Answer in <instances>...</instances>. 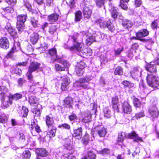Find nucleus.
<instances>
[{"mask_svg": "<svg viewBox=\"0 0 159 159\" xmlns=\"http://www.w3.org/2000/svg\"><path fill=\"white\" fill-rule=\"evenodd\" d=\"M46 123L47 126L48 127V129H49L50 127H52L53 126V125L54 123L53 118L48 116H46Z\"/></svg>", "mask_w": 159, "mask_h": 159, "instance_id": "obj_22", "label": "nucleus"}, {"mask_svg": "<svg viewBox=\"0 0 159 159\" xmlns=\"http://www.w3.org/2000/svg\"><path fill=\"white\" fill-rule=\"evenodd\" d=\"M8 91L7 89L5 86H0V95L2 98L7 96V93Z\"/></svg>", "mask_w": 159, "mask_h": 159, "instance_id": "obj_33", "label": "nucleus"}, {"mask_svg": "<svg viewBox=\"0 0 159 159\" xmlns=\"http://www.w3.org/2000/svg\"><path fill=\"white\" fill-rule=\"evenodd\" d=\"M149 34V32L146 29H143L139 30L136 34L137 39L141 41H143V39H141V38L147 36Z\"/></svg>", "mask_w": 159, "mask_h": 159, "instance_id": "obj_10", "label": "nucleus"}, {"mask_svg": "<svg viewBox=\"0 0 159 159\" xmlns=\"http://www.w3.org/2000/svg\"><path fill=\"white\" fill-rule=\"evenodd\" d=\"M129 1V0H120V6L123 9L127 10L128 7L126 3H127Z\"/></svg>", "mask_w": 159, "mask_h": 159, "instance_id": "obj_32", "label": "nucleus"}, {"mask_svg": "<svg viewBox=\"0 0 159 159\" xmlns=\"http://www.w3.org/2000/svg\"><path fill=\"white\" fill-rule=\"evenodd\" d=\"M69 119L70 121L74 120L77 119V117L74 113H72L69 116Z\"/></svg>", "mask_w": 159, "mask_h": 159, "instance_id": "obj_62", "label": "nucleus"}, {"mask_svg": "<svg viewBox=\"0 0 159 159\" xmlns=\"http://www.w3.org/2000/svg\"><path fill=\"white\" fill-rule=\"evenodd\" d=\"M2 106L3 108L5 109L8 107L9 104L12 103V101L10 96H7L2 98Z\"/></svg>", "mask_w": 159, "mask_h": 159, "instance_id": "obj_7", "label": "nucleus"}, {"mask_svg": "<svg viewBox=\"0 0 159 159\" xmlns=\"http://www.w3.org/2000/svg\"><path fill=\"white\" fill-rule=\"evenodd\" d=\"M109 6L111 8L109 9L111 13L112 17L114 19L116 18L118 14L117 8L111 4L109 5Z\"/></svg>", "mask_w": 159, "mask_h": 159, "instance_id": "obj_21", "label": "nucleus"}, {"mask_svg": "<svg viewBox=\"0 0 159 159\" xmlns=\"http://www.w3.org/2000/svg\"><path fill=\"white\" fill-rule=\"evenodd\" d=\"M45 57H49L51 58V62L53 63L58 60L57 56V51L56 48L50 49L44 54Z\"/></svg>", "mask_w": 159, "mask_h": 159, "instance_id": "obj_4", "label": "nucleus"}, {"mask_svg": "<svg viewBox=\"0 0 159 159\" xmlns=\"http://www.w3.org/2000/svg\"><path fill=\"white\" fill-rule=\"evenodd\" d=\"M82 131L83 130L81 127L75 129L74 130V134L72 136L75 137L78 136L80 137V139L82 135Z\"/></svg>", "mask_w": 159, "mask_h": 159, "instance_id": "obj_24", "label": "nucleus"}, {"mask_svg": "<svg viewBox=\"0 0 159 159\" xmlns=\"http://www.w3.org/2000/svg\"><path fill=\"white\" fill-rule=\"evenodd\" d=\"M133 103L134 106L137 107H139L141 105V102L137 98H135L134 99Z\"/></svg>", "mask_w": 159, "mask_h": 159, "instance_id": "obj_50", "label": "nucleus"}, {"mask_svg": "<svg viewBox=\"0 0 159 159\" xmlns=\"http://www.w3.org/2000/svg\"><path fill=\"white\" fill-rule=\"evenodd\" d=\"M88 156L90 159H95L96 155L95 154L91 151H88Z\"/></svg>", "mask_w": 159, "mask_h": 159, "instance_id": "obj_56", "label": "nucleus"}, {"mask_svg": "<svg viewBox=\"0 0 159 159\" xmlns=\"http://www.w3.org/2000/svg\"><path fill=\"white\" fill-rule=\"evenodd\" d=\"M118 102V99L117 97H115L112 98V103L114 107L117 108L118 106L117 104Z\"/></svg>", "mask_w": 159, "mask_h": 159, "instance_id": "obj_47", "label": "nucleus"}, {"mask_svg": "<svg viewBox=\"0 0 159 159\" xmlns=\"http://www.w3.org/2000/svg\"><path fill=\"white\" fill-rule=\"evenodd\" d=\"M73 103L72 99L70 97L66 98L64 100V105L69 108H72V104Z\"/></svg>", "mask_w": 159, "mask_h": 159, "instance_id": "obj_29", "label": "nucleus"}, {"mask_svg": "<svg viewBox=\"0 0 159 159\" xmlns=\"http://www.w3.org/2000/svg\"><path fill=\"white\" fill-rule=\"evenodd\" d=\"M80 36L86 37V43L88 45H90L93 42L96 41L94 34H92L87 31H83L79 34L76 33L73 36H70L67 43H64L63 46L64 48L69 49L70 51H76L81 52L83 55H86V52L88 51L92 53V51L90 49L85 48L83 43H79L77 41Z\"/></svg>", "mask_w": 159, "mask_h": 159, "instance_id": "obj_1", "label": "nucleus"}, {"mask_svg": "<svg viewBox=\"0 0 159 159\" xmlns=\"http://www.w3.org/2000/svg\"><path fill=\"white\" fill-rule=\"evenodd\" d=\"M122 109L124 113L126 114H130L132 111L131 106L126 101H125L123 103Z\"/></svg>", "mask_w": 159, "mask_h": 159, "instance_id": "obj_12", "label": "nucleus"}, {"mask_svg": "<svg viewBox=\"0 0 159 159\" xmlns=\"http://www.w3.org/2000/svg\"><path fill=\"white\" fill-rule=\"evenodd\" d=\"M59 62L63 65L65 68H68L70 66L69 64L65 60H61L59 61Z\"/></svg>", "mask_w": 159, "mask_h": 159, "instance_id": "obj_54", "label": "nucleus"}, {"mask_svg": "<svg viewBox=\"0 0 159 159\" xmlns=\"http://www.w3.org/2000/svg\"><path fill=\"white\" fill-rule=\"evenodd\" d=\"M91 116L90 115H88L87 116H85L83 119V120L85 123H88L91 121Z\"/></svg>", "mask_w": 159, "mask_h": 159, "instance_id": "obj_63", "label": "nucleus"}, {"mask_svg": "<svg viewBox=\"0 0 159 159\" xmlns=\"http://www.w3.org/2000/svg\"><path fill=\"white\" fill-rule=\"evenodd\" d=\"M104 116L107 118H109L111 116V112L107 108H105L104 109Z\"/></svg>", "mask_w": 159, "mask_h": 159, "instance_id": "obj_48", "label": "nucleus"}, {"mask_svg": "<svg viewBox=\"0 0 159 159\" xmlns=\"http://www.w3.org/2000/svg\"><path fill=\"white\" fill-rule=\"evenodd\" d=\"M29 103L30 105L36 106L38 104V99L34 96H31L29 98Z\"/></svg>", "mask_w": 159, "mask_h": 159, "instance_id": "obj_27", "label": "nucleus"}, {"mask_svg": "<svg viewBox=\"0 0 159 159\" xmlns=\"http://www.w3.org/2000/svg\"><path fill=\"white\" fill-rule=\"evenodd\" d=\"M3 10L6 12V13H12L14 11L13 8L11 7H7L3 8Z\"/></svg>", "mask_w": 159, "mask_h": 159, "instance_id": "obj_61", "label": "nucleus"}, {"mask_svg": "<svg viewBox=\"0 0 159 159\" xmlns=\"http://www.w3.org/2000/svg\"><path fill=\"white\" fill-rule=\"evenodd\" d=\"M33 72L30 71L28 70V71L26 75L28 77V79L30 81L31 83L33 81V76L32 75V73Z\"/></svg>", "mask_w": 159, "mask_h": 159, "instance_id": "obj_52", "label": "nucleus"}, {"mask_svg": "<svg viewBox=\"0 0 159 159\" xmlns=\"http://www.w3.org/2000/svg\"><path fill=\"white\" fill-rule=\"evenodd\" d=\"M124 50V48L123 47H121L120 48H118L117 49H115L114 50V54L116 56H118L120 55L121 52Z\"/></svg>", "mask_w": 159, "mask_h": 159, "instance_id": "obj_46", "label": "nucleus"}, {"mask_svg": "<svg viewBox=\"0 0 159 159\" xmlns=\"http://www.w3.org/2000/svg\"><path fill=\"white\" fill-rule=\"evenodd\" d=\"M5 28L11 35L14 36L16 34V32L15 30L11 26L10 24L7 23V25L5 26Z\"/></svg>", "mask_w": 159, "mask_h": 159, "instance_id": "obj_25", "label": "nucleus"}, {"mask_svg": "<svg viewBox=\"0 0 159 159\" xmlns=\"http://www.w3.org/2000/svg\"><path fill=\"white\" fill-rule=\"evenodd\" d=\"M9 46V42L6 37H2L0 39V47L3 49H7Z\"/></svg>", "mask_w": 159, "mask_h": 159, "instance_id": "obj_11", "label": "nucleus"}, {"mask_svg": "<svg viewBox=\"0 0 159 159\" xmlns=\"http://www.w3.org/2000/svg\"><path fill=\"white\" fill-rule=\"evenodd\" d=\"M136 52V51L132 49H130L129 51L128 54V57L130 58H132L134 56V53Z\"/></svg>", "mask_w": 159, "mask_h": 159, "instance_id": "obj_60", "label": "nucleus"}, {"mask_svg": "<svg viewBox=\"0 0 159 159\" xmlns=\"http://www.w3.org/2000/svg\"><path fill=\"white\" fill-rule=\"evenodd\" d=\"M141 73V70L138 68H135L129 73V75L133 78L136 79L140 76Z\"/></svg>", "mask_w": 159, "mask_h": 159, "instance_id": "obj_9", "label": "nucleus"}, {"mask_svg": "<svg viewBox=\"0 0 159 159\" xmlns=\"http://www.w3.org/2000/svg\"><path fill=\"white\" fill-rule=\"evenodd\" d=\"M55 68L57 71H61L65 70V68L59 64H56Z\"/></svg>", "mask_w": 159, "mask_h": 159, "instance_id": "obj_53", "label": "nucleus"}, {"mask_svg": "<svg viewBox=\"0 0 159 159\" xmlns=\"http://www.w3.org/2000/svg\"><path fill=\"white\" fill-rule=\"evenodd\" d=\"M133 25L132 22L128 20H125L122 22L123 26L125 29H128L131 28Z\"/></svg>", "mask_w": 159, "mask_h": 159, "instance_id": "obj_26", "label": "nucleus"}, {"mask_svg": "<svg viewBox=\"0 0 159 159\" xmlns=\"http://www.w3.org/2000/svg\"><path fill=\"white\" fill-rule=\"evenodd\" d=\"M89 141V136L88 134L85 133L82 140V143L85 145H87Z\"/></svg>", "mask_w": 159, "mask_h": 159, "instance_id": "obj_37", "label": "nucleus"}, {"mask_svg": "<svg viewBox=\"0 0 159 159\" xmlns=\"http://www.w3.org/2000/svg\"><path fill=\"white\" fill-rule=\"evenodd\" d=\"M151 84L148 85L149 86L153 88H157L159 86V78H155L153 81H152Z\"/></svg>", "mask_w": 159, "mask_h": 159, "instance_id": "obj_34", "label": "nucleus"}, {"mask_svg": "<svg viewBox=\"0 0 159 159\" xmlns=\"http://www.w3.org/2000/svg\"><path fill=\"white\" fill-rule=\"evenodd\" d=\"M27 18L26 15L21 14L17 16L16 27L19 31H22L24 29V23L26 21Z\"/></svg>", "mask_w": 159, "mask_h": 159, "instance_id": "obj_3", "label": "nucleus"}, {"mask_svg": "<svg viewBox=\"0 0 159 159\" xmlns=\"http://www.w3.org/2000/svg\"><path fill=\"white\" fill-rule=\"evenodd\" d=\"M48 134L49 135L50 138H51L55 136L56 131V128L55 127L52 126L51 129L49 128L48 129Z\"/></svg>", "mask_w": 159, "mask_h": 159, "instance_id": "obj_31", "label": "nucleus"}, {"mask_svg": "<svg viewBox=\"0 0 159 159\" xmlns=\"http://www.w3.org/2000/svg\"><path fill=\"white\" fill-rule=\"evenodd\" d=\"M75 22L80 21L82 18V12L80 10L76 11L75 13Z\"/></svg>", "mask_w": 159, "mask_h": 159, "instance_id": "obj_30", "label": "nucleus"}, {"mask_svg": "<svg viewBox=\"0 0 159 159\" xmlns=\"http://www.w3.org/2000/svg\"><path fill=\"white\" fill-rule=\"evenodd\" d=\"M159 21L157 20H155L152 22V27L153 29L157 28L158 26L159 25Z\"/></svg>", "mask_w": 159, "mask_h": 159, "instance_id": "obj_57", "label": "nucleus"}, {"mask_svg": "<svg viewBox=\"0 0 159 159\" xmlns=\"http://www.w3.org/2000/svg\"><path fill=\"white\" fill-rule=\"evenodd\" d=\"M105 1V0H96V3L98 7H100L104 5Z\"/></svg>", "mask_w": 159, "mask_h": 159, "instance_id": "obj_51", "label": "nucleus"}, {"mask_svg": "<svg viewBox=\"0 0 159 159\" xmlns=\"http://www.w3.org/2000/svg\"><path fill=\"white\" fill-rule=\"evenodd\" d=\"M70 83V80L69 77H65L63 79L61 83V89L63 91L66 90L68 88V86Z\"/></svg>", "mask_w": 159, "mask_h": 159, "instance_id": "obj_15", "label": "nucleus"}, {"mask_svg": "<svg viewBox=\"0 0 159 159\" xmlns=\"http://www.w3.org/2000/svg\"><path fill=\"white\" fill-rule=\"evenodd\" d=\"M128 137L129 139H133L134 141L135 142H138L139 141H142V138L139 137L134 131L129 133Z\"/></svg>", "mask_w": 159, "mask_h": 159, "instance_id": "obj_14", "label": "nucleus"}, {"mask_svg": "<svg viewBox=\"0 0 159 159\" xmlns=\"http://www.w3.org/2000/svg\"><path fill=\"white\" fill-rule=\"evenodd\" d=\"M40 65V64L37 62H32L30 64L28 70L33 72L38 69Z\"/></svg>", "mask_w": 159, "mask_h": 159, "instance_id": "obj_16", "label": "nucleus"}, {"mask_svg": "<svg viewBox=\"0 0 159 159\" xmlns=\"http://www.w3.org/2000/svg\"><path fill=\"white\" fill-rule=\"evenodd\" d=\"M91 80V77L89 76H87L80 79V81L83 82V83H84L85 82H89Z\"/></svg>", "mask_w": 159, "mask_h": 159, "instance_id": "obj_45", "label": "nucleus"}, {"mask_svg": "<svg viewBox=\"0 0 159 159\" xmlns=\"http://www.w3.org/2000/svg\"><path fill=\"white\" fill-rule=\"evenodd\" d=\"M149 112L150 116L152 118V120L153 121V119L157 118L159 115V111L156 105L151 106L148 110Z\"/></svg>", "mask_w": 159, "mask_h": 159, "instance_id": "obj_5", "label": "nucleus"}, {"mask_svg": "<svg viewBox=\"0 0 159 159\" xmlns=\"http://www.w3.org/2000/svg\"><path fill=\"white\" fill-rule=\"evenodd\" d=\"M73 85L75 87L78 89H89L88 86L83 82L80 81V79L74 84Z\"/></svg>", "mask_w": 159, "mask_h": 159, "instance_id": "obj_13", "label": "nucleus"}, {"mask_svg": "<svg viewBox=\"0 0 159 159\" xmlns=\"http://www.w3.org/2000/svg\"><path fill=\"white\" fill-rule=\"evenodd\" d=\"M59 15L56 13H53L48 16L47 20L51 22H54L56 21L58 19Z\"/></svg>", "mask_w": 159, "mask_h": 159, "instance_id": "obj_23", "label": "nucleus"}, {"mask_svg": "<svg viewBox=\"0 0 159 159\" xmlns=\"http://www.w3.org/2000/svg\"><path fill=\"white\" fill-rule=\"evenodd\" d=\"M146 70L151 73H156L157 69L156 64L154 62H151L147 65L145 67Z\"/></svg>", "mask_w": 159, "mask_h": 159, "instance_id": "obj_8", "label": "nucleus"}, {"mask_svg": "<svg viewBox=\"0 0 159 159\" xmlns=\"http://www.w3.org/2000/svg\"><path fill=\"white\" fill-rule=\"evenodd\" d=\"M36 153L41 157H45L48 154V152L44 148H38L36 150Z\"/></svg>", "mask_w": 159, "mask_h": 159, "instance_id": "obj_17", "label": "nucleus"}, {"mask_svg": "<svg viewBox=\"0 0 159 159\" xmlns=\"http://www.w3.org/2000/svg\"><path fill=\"white\" fill-rule=\"evenodd\" d=\"M58 128L61 129H63L67 130H70V126L69 124L67 123H63L58 125Z\"/></svg>", "mask_w": 159, "mask_h": 159, "instance_id": "obj_42", "label": "nucleus"}, {"mask_svg": "<svg viewBox=\"0 0 159 159\" xmlns=\"http://www.w3.org/2000/svg\"><path fill=\"white\" fill-rule=\"evenodd\" d=\"M39 38L38 34L33 32L30 36V40L33 44H35L37 43Z\"/></svg>", "mask_w": 159, "mask_h": 159, "instance_id": "obj_19", "label": "nucleus"}, {"mask_svg": "<svg viewBox=\"0 0 159 159\" xmlns=\"http://www.w3.org/2000/svg\"><path fill=\"white\" fill-rule=\"evenodd\" d=\"M126 135L125 133L121 132L118 134L117 141L118 142H122L125 139Z\"/></svg>", "mask_w": 159, "mask_h": 159, "instance_id": "obj_38", "label": "nucleus"}, {"mask_svg": "<svg viewBox=\"0 0 159 159\" xmlns=\"http://www.w3.org/2000/svg\"><path fill=\"white\" fill-rule=\"evenodd\" d=\"M24 5L28 9L29 11H30L32 9V6L29 0H24Z\"/></svg>", "mask_w": 159, "mask_h": 159, "instance_id": "obj_44", "label": "nucleus"}, {"mask_svg": "<svg viewBox=\"0 0 159 159\" xmlns=\"http://www.w3.org/2000/svg\"><path fill=\"white\" fill-rule=\"evenodd\" d=\"M114 73L116 75H122L123 74V69L121 66H118L116 68Z\"/></svg>", "mask_w": 159, "mask_h": 159, "instance_id": "obj_36", "label": "nucleus"}, {"mask_svg": "<svg viewBox=\"0 0 159 159\" xmlns=\"http://www.w3.org/2000/svg\"><path fill=\"white\" fill-rule=\"evenodd\" d=\"M23 159H29L30 157V154L28 150L25 151L22 155Z\"/></svg>", "mask_w": 159, "mask_h": 159, "instance_id": "obj_40", "label": "nucleus"}, {"mask_svg": "<svg viewBox=\"0 0 159 159\" xmlns=\"http://www.w3.org/2000/svg\"><path fill=\"white\" fill-rule=\"evenodd\" d=\"M30 21L32 25L34 27L36 28L39 26L38 21L37 19L34 17H32L31 18Z\"/></svg>", "mask_w": 159, "mask_h": 159, "instance_id": "obj_39", "label": "nucleus"}, {"mask_svg": "<svg viewBox=\"0 0 159 159\" xmlns=\"http://www.w3.org/2000/svg\"><path fill=\"white\" fill-rule=\"evenodd\" d=\"M5 2L8 4L13 6L15 5L17 2L16 0H5Z\"/></svg>", "mask_w": 159, "mask_h": 159, "instance_id": "obj_59", "label": "nucleus"}, {"mask_svg": "<svg viewBox=\"0 0 159 159\" xmlns=\"http://www.w3.org/2000/svg\"><path fill=\"white\" fill-rule=\"evenodd\" d=\"M28 110L27 108L25 106L22 107V113L23 114V116L24 117H26L28 115Z\"/></svg>", "mask_w": 159, "mask_h": 159, "instance_id": "obj_49", "label": "nucleus"}, {"mask_svg": "<svg viewBox=\"0 0 159 159\" xmlns=\"http://www.w3.org/2000/svg\"><path fill=\"white\" fill-rule=\"evenodd\" d=\"M57 28L55 25H52L49 28V32L51 34H53L56 31Z\"/></svg>", "mask_w": 159, "mask_h": 159, "instance_id": "obj_64", "label": "nucleus"}, {"mask_svg": "<svg viewBox=\"0 0 159 159\" xmlns=\"http://www.w3.org/2000/svg\"><path fill=\"white\" fill-rule=\"evenodd\" d=\"M158 78L157 76L156 73L148 74L146 78L148 84V85L151 84L152 81L153 80L154 78Z\"/></svg>", "mask_w": 159, "mask_h": 159, "instance_id": "obj_18", "label": "nucleus"}, {"mask_svg": "<svg viewBox=\"0 0 159 159\" xmlns=\"http://www.w3.org/2000/svg\"><path fill=\"white\" fill-rule=\"evenodd\" d=\"M95 23L99 25L101 28H107L111 31H113L115 29L114 25L111 23V20L109 19L108 21H104L102 19H98L95 20Z\"/></svg>", "mask_w": 159, "mask_h": 159, "instance_id": "obj_2", "label": "nucleus"}, {"mask_svg": "<svg viewBox=\"0 0 159 159\" xmlns=\"http://www.w3.org/2000/svg\"><path fill=\"white\" fill-rule=\"evenodd\" d=\"M10 96L12 100V99L17 100L21 98L22 95L20 94L16 93L13 95H11Z\"/></svg>", "mask_w": 159, "mask_h": 159, "instance_id": "obj_41", "label": "nucleus"}, {"mask_svg": "<svg viewBox=\"0 0 159 159\" xmlns=\"http://www.w3.org/2000/svg\"><path fill=\"white\" fill-rule=\"evenodd\" d=\"M98 133L100 137H103L107 133L106 129L102 126L98 127L97 129Z\"/></svg>", "mask_w": 159, "mask_h": 159, "instance_id": "obj_20", "label": "nucleus"}, {"mask_svg": "<svg viewBox=\"0 0 159 159\" xmlns=\"http://www.w3.org/2000/svg\"><path fill=\"white\" fill-rule=\"evenodd\" d=\"M80 70V72L77 71V74L79 76L82 75L83 74V69L85 67V64L83 61H80L77 64Z\"/></svg>", "mask_w": 159, "mask_h": 159, "instance_id": "obj_28", "label": "nucleus"}, {"mask_svg": "<svg viewBox=\"0 0 159 159\" xmlns=\"http://www.w3.org/2000/svg\"><path fill=\"white\" fill-rule=\"evenodd\" d=\"M83 12L84 18L89 19L92 14V11L90 8V6L89 5L85 6L83 8Z\"/></svg>", "mask_w": 159, "mask_h": 159, "instance_id": "obj_6", "label": "nucleus"}, {"mask_svg": "<svg viewBox=\"0 0 159 159\" xmlns=\"http://www.w3.org/2000/svg\"><path fill=\"white\" fill-rule=\"evenodd\" d=\"M7 120V118L6 115L4 114H0V122L5 123Z\"/></svg>", "mask_w": 159, "mask_h": 159, "instance_id": "obj_43", "label": "nucleus"}, {"mask_svg": "<svg viewBox=\"0 0 159 159\" xmlns=\"http://www.w3.org/2000/svg\"><path fill=\"white\" fill-rule=\"evenodd\" d=\"M59 62L63 65L65 68H68L70 66L69 64L65 60H61L59 61Z\"/></svg>", "mask_w": 159, "mask_h": 159, "instance_id": "obj_55", "label": "nucleus"}, {"mask_svg": "<svg viewBox=\"0 0 159 159\" xmlns=\"http://www.w3.org/2000/svg\"><path fill=\"white\" fill-rule=\"evenodd\" d=\"M25 82V80L23 78H20L19 79L17 80L18 86L21 87Z\"/></svg>", "mask_w": 159, "mask_h": 159, "instance_id": "obj_58", "label": "nucleus"}, {"mask_svg": "<svg viewBox=\"0 0 159 159\" xmlns=\"http://www.w3.org/2000/svg\"><path fill=\"white\" fill-rule=\"evenodd\" d=\"M31 127H30L32 133L34 131V128H35V130L38 133H39L41 132V130L40 129V127L38 125H36L34 122L33 123V124H31Z\"/></svg>", "mask_w": 159, "mask_h": 159, "instance_id": "obj_35", "label": "nucleus"}]
</instances>
